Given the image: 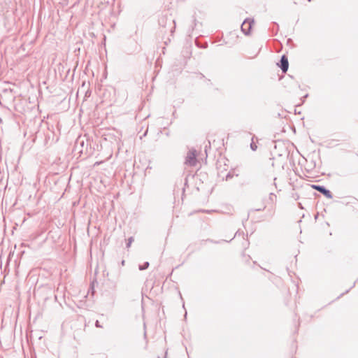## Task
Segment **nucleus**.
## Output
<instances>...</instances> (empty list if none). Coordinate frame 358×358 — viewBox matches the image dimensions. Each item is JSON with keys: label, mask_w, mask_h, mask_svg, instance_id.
I'll list each match as a JSON object with an SVG mask.
<instances>
[{"label": "nucleus", "mask_w": 358, "mask_h": 358, "mask_svg": "<svg viewBox=\"0 0 358 358\" xmlns=\"http://www.w3.org/2000/svg\"><path fill=\"white\" fill-rule=\"evenodd\" d=\"M196 155L197 153L195 149L192 148L189 150L187 154L185 164L189 166H195L197 163Z\"/></svg>", "instance_id": "f257e3e1"}, {"label": "nucleus", "mask_w": 358, "mask_h": 358, "mask_svg": "<svg viewBox=\"0 0 358 358\" xmlns=\"http://www.w3.org/2000/svg\"><path fill=\"white\" fill-rule=\"evenodd\" d=\"M250 148H251V149H252L253 151H255V150H257V145H256L254 142H252V143H250Z\"/></svg>", "instance_id": "0eeeda50"}, {"label": "nucleus", "mask_w": 358, "mask_h": 358, "mask_svg": "<svg viewBox=\"0 0 358 358\" xmlns=\"http://www.w3.org/2000/svg\"><path fill=\"white\" fill-rule=\"evenodd\" d=\"M158 358H159V357H158Z\"/></svg>", "instance_id": "9d476101"}, {"label": "nucleus", "mask_w": 358, "mask_h": 358, "mask_svg": "<svg viewBox=\"0 0 358 358\" xmlns=\"http://www.w3.org/2000/svg\"><path fill=\"white\" fill-rule=\"evenodd\" d=\"M95 325L96 327H101V326L99 324V322L98 320L96 321Z\"/></svg>", "instance_id": "6e6552de"}, {"label": "nucleus", "mask_w": 358, "mask_h": 358, "mask_svg": "<svg viewBox=\"0 0 358 358\" xmlns=\"http://www.w3.org/2000/svg\"><path fill=\"white\" fill-rule=\"evenodd\" d=\"M312 187L314 189H316L317 190L318 192H320V193H322L323 195H324L328 199H332L333 196H332V194L331 192L325 188V187L324 186H321V185H313L312 186Z\"/></svg>", "instance_id": "f03ea898"}, {"label": "nucleus", "mask_w": 358, "mask_h": 358, "mask_svg": "<svg viewBox=\"0 0 358 358\" xmlns=\"http://www.w3.org/2000/svg\"><path fill=\"white\" fill-rule=\"evenodd\" d=\"M80 144H81V145L83 146V144H84V142H83V141H82V142L80 143Z\"/></svg>", "instance_id": "1a4fd4ad"}, {"label": "nucleus", "mask_w": 358, "mask_h": 358, "mask_svg": "<svg viewBox=\"0 0 358 358\" xmlns=\"http://www.w3.org/2000/svg\"><path fill=\"white\" fill-rule=\"evenodd\" d=\"M134 241V238L133 237H130L128 238V242L127 243V248H129L131 243Z\"/></svg>", "instance_id": "423d86ee"}, {"label": "nucleus", "mask_w": 358, "mask_h": 358, "mask_svg": "<svg viewBox=\"0 0 358 358\" xmlns=\"http://www.w3.org/2000/svg\"><path fill=\"white\" fill-rule=\"evenodd\" d=\"M278 65L281 69V70L283 73H286L287 71L288 67H289V62H288L287 57L285 55H282L280 60V63L278 64Z\"/></svg>", "instance_id": "20e7f679"}, {"label": "nucleus", "mask_w": 358, "mask_h": 358, "mask_svg": "<svg viewBox=\"0 0 358 358\" xmlns=\"http://www.w3.org/2000/svg\"><path fill=\"white\" fill-rule=\"evenodd\" d=\"M149 266V262H146L144 263L143 265H140L139 266V270L141 271H143V270H145Z\"/></svg>", "instance_id": "39448f33"}, {"label": "nucleus", "mask_w": 358, "mask_h": 358, "mask_svg": "<svg viewBox=\"0 0 358 358\" xmlns=\"http://www.w3.org/2000/svg\"><path fill=\"white\" fill-rule=\"evenodd\" d=\"M252 23H254V20L246 19L241 24V30L245 35L249 34Z\"/></svg>", "instance_id": "7ed1b4c3"}]
</instances>
